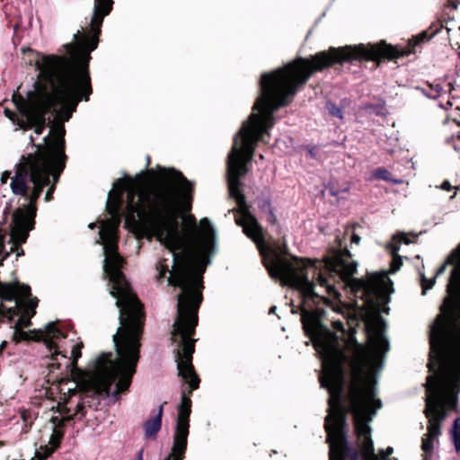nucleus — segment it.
Here are the masks:
<instances>
[{
  "label": "nucleus",
  "instance_id": "1",
  "mask_svg": "<svg viewBox=\"0 0 460 460\" xmlns=\"http://www.w3.org/2000/svg\"><path fill=\"white\" fill-rule=\"evenodd\" d=\"M125 207V224L138 237H155L168 250L155 265L158 281L165 277L168 286L181 288L177 296V316L172 324L171 339L178 375L189 385L191 394L199 388V378L192 365L195 350L193 335L198 325V311L202 301V276L216 253V234L210 221L181 226L179 206H106L109 217L101 220L99 239L104 253L103 271L109 279L110 294L116 297L119 327L113 335L117 357L102 353L93 360L85 371L89 385L109 393L117 400L126 392L136 372L139 358L140 338L143 332L142 305L133 293L121 269L124 259L118 252V228L121 210Z\"/></svg>",
  "mask_w": 460,
  "mask_h": 460
},
{
  "label": "nucleus",
  "instance_id": "2",
  "mask_svg": "<svg viewBox=\"0 0 460 460\" xmlns=\"http://www.w3.org/2000/svg\"><path fill=\"white\" fill-rule=\"evenodd\" d=\"M270 276L299 291L301 320L321 362L319 381L328 390V414L324 428L330 444V460H393L394 449L388 447L375 453L370 438L372 420L382 402L376 398V372L382 368L383 358L389 350L386 324L380 316L366 323L368 348L356 341L343 347L339 336L324 323L328 295L338 297L336 283L349 287L364 300L367 310L378 313L380 302H387L394 291L386 272L371 274L367 279H355L356 271H268Z\"/></svg>",
  "mask_w": 460,
  "mask_h": 460
},
{
  "label": "nucleus",
  "instance_id": "3",
  "mask_svg": "<svg viewBox=\"0 0 460 460\" xmlns=\"http://www.w3.org/2000/svg\"><path fill=\"white\" fill-rule=\"evenodd\" d=\"M105 15L93 14L90 27H82L74 34L73 42L63 45V55H40L30 48L22 49V59L35 66L39 80L26 98L19 93L13 95L21 118L9 109H4V114L19 128H34L37 136L42 134L47 124L50 127L41 144L36 145L35 137L31 136L37 149L34 154L22 157L12 177L13 193L22 196L26 202L13 212L10 241L26 242L34 226L35 202L47 186L49 188L45 200L52 199L66 159L64 123L69 120L79 102L88 101L92 93L90 53L97 48Z\"/></svg>",
  "mask_w": 460,
  "mask_h": 460
},
{
  "label": "nucleus",
  "instance_id": "4",
  "mask_svg": "<svg viewBox=\"0 0 460 460\" xmlns=\"http://www.w3.org/2000/svg\"><path fill=\"white\" fill-rule=\"evenodd\" d=\"M447 265L454 266L447 286V295L429 329L430 349L427 366L431 374L425 385L424 410L429 425L421 443L425 460L428 455L432 454L435 443H438L440 424L447 417V411L456 408L460 393V244L432 279L421 276L422 294L433 287L436 277L444 273Z\"/></svg>",
  "mask_w": 460,
  "mask_h": 460
},
{
  "label": "nucleus",
  "instance_id": "5",
  "mask_svg": "<svg viewBox=\"0 0 460 460\" xmlns=\"http://www.w3.org/2000/svg\"><path fill=\"white\" fill-rule=\"evenodd\" d=\"M29 286L5 283L0 281V322L7 319L13 328V340L17 343L22 341H43L50 350L57 341L66 338L55 323L47 324L44 330L25 332L23 329L31 324V319L35 314L38 299L29 298Z\"/></svg>",
  "mask_w": 460,
  "mask_h": 460
},
{
  "label": "nucleus",
  "instance_id": "6",
  "mask_svg": "<svg viewBox=\"0 0 460 460\" xmlns=\"http://www.w3.org/2000/svg\"><path fill=\"white\" fill-rule=\"evenodd\" d=\"M191 400L181 393V402L178 406L177 422L173 433V444L171 453L164 460H182L184 458L190 429Z\"/></svg>",
  "mask_w": 460,
  "mask_h": 460
},
{
  "label": "nucleus",
  "instance_id": "7",
  "mask_svg": "<svg viewBox=\"0 0 460 460\" xmlns=\"http://www.w3.org/2000/svg\"><path fill=\"white\" fill-rule=\"evenodd\" d=\"M69 406L65 405H58V412L59 414L58 416H53L51 418V421L54 425L53 434L50 438V443L52 444V447L55 448L58 446L59 441L63 436V433L58 430V428L62 427L64 425L65 421L76 419L81 420L83 419L87 411L85 410L84 406L83 404H80L79 402H76L74 405L73 401L68 402Z\"/></svg>",
  "mask_w": 460,
  "mask_h": 460
},
{
  "label": "nucleus",
  "instance_id": "8",
  "mask_svg": "<svg viewBox=\"0 0 460 460\" xmlns=\"http://www.w3.org/2000/svg\"><path fill=\"white\" fill-rule=\"evenodd\" d=\"M83 347V343L80 342L77 345L74 346L71 350V356L67 358L66 355L61 354L59 351L55 350L52 355V362L49 364V372L54 373L56 369L60 368V363L58 362V356H61V358L66 361L65 363V368H66V375H74L75 372L78 371L76 368V361L81 357V349Z\"/></svg>",
  "mask_w": 460,
  "mask_h": 460
},
{
  "label": "nucleus",
  "instance_id": "9",
  "mask_svg": "<svg viewBox=\"0 0 460 460\" xmlns=\"http://www.w3.org/2000/svg\"><path fill=\"white\" fill-rule=\"evenodd\" d=\"M401 243H404L406 244L410 243L404 234H397L394 235L393 240L386 245V249L393 256L391 269L389 270L390 273H395L402 264V257L398 255Z\"/></svg>",
  "mask_w": 460,
  "mask_h": 460
},
{
  "label": "nucleus",
  "instance_id": "10",
  "mask_svg": "<svg viewBox=\"0 0 460 460\" xmlns=\"http://www.w3.org/2000/svg\"><path fill=\"white\" fill-rule=\"evenodd\" d=\"M164 405L161 404L157 412L150 417L143 425L144 434L146 438H155L162 427Z\"/></svg>",
  "mask_w": 460,
  "mask_h": 460
},
{
  "label": "nucleus",
  "instance_id": "11",
  "mask_svg": "<svg viewBox=\"0 0 460 460\" xmlns=\"http://www.w3.org/2000/svg\"><path fill=\"white\" fill-rule=\"evenodd\" d=\"M428 87L429 89L423 87H417L416 89L429 99H437L444 92L442 85L438 82L428 83Z\"/></svg>",
  "mask_w": 460,
  "mask_h": 460
},
{
  "label": "nucleus",
  "instance_id": "12",
  "mask_svg": "<svg viewBox=\"0 0 460 460\" xmlns=\"http://www.w3.org/2000/svg\"><path fill=\"white\" fill-rule=\"evenodd\" d=\"M49 374H50V376L48 379V382H51L52 385H55L57 387V389H59L60 392H62L63 394H66L64 391L65 385L72 384L75 385V387H73L72 390H75V387L77 386V385L75 384V381H65V379L63 377L58 378V374L56 375L55 372L54 373L49 372Z\"/></svg>",
  "mask_w": 460,
  "mask_h": 460
},
{
  "label": "nucleus",
  "instance_id": "13",
  "mask_svg": "<svg viewBox=\"0 0 460 460\" xmlns=\"http://www.w3.org/2000/svg\"><path fill=\"white\" fill-rule=\"evenodd\" d=\"M373 176L376 179L384 180L385 181H390L394 184H400L402 183L401 180H396L392 178V174L388 172V170L385 168H377L374 173Z\"/></svg>",
  "mask_w": 460,
  "mask_h": 460
},
{
  "label": "nucleus",
  "instance_id": "14",
  "mask_svg": "<svg viewBox=\"0 0 460 460\" xmlns=\"http://www.w3.org/2000/svg\"><path fill=\"white\" fill-rule=\"evenodd\" d=\"M411 52V49H407V50H402V51H400L393 47H391L389 49V51L386 53V55L389 57V58H400V57H403V56H407L409 55L410 53Z\"/></svg>",
  "mask_w": 460,
  "mask_h": 460
},
{
  "label": "nucleus",
  "instance_id": "15",
  "mask_svg": "<svg viewBox=\"0 0 460 460\" xmlns=\"http://www.w3.org/2000/svg\"><path fill=\"white\" fill-rule=\"evenodd\" d=\"M326 107L329 111V113L332 116L338 117L340 119L342 118V111L341 110L336 106L334 103L328 102L326 104Z\"/></svg>",
  "mask_w": 460,
  "mask_h": 460
},
{
  "label": "nucleus",
  "instance_id": "16",
  "mask_svg": "<svg viewBox=\"0 0 460 460\" xmlns=\"http://www.w3.org/2000/svg\"><path fill=\"white\" fill-rule=\"evenodd\" d=\"M451 439L456 452L460 451V430H451Z\"/></svg>",
  "mask_w": 460,
  "mask_h": 460
},
{
  "label": "nucleus",
  "instance_id": "17",
  "mask_svg": "<svg viewBox=\"0 0 460 460\" xmlns=\"http://www.w3.org/2000/svg\"><path fill=\"white\" fill-rule=\"evenodd\" d=\"M262 208L268 212V220L271 223H275L276 217L274 216L270 203L267 200L263 201Z\"/></svg>",
  "mask_w": 460,
  "mask_h": 460
},
{
  "label": "nucleus",
  "instance_id": "18",
  "mask_svg": "<svg viewBox=\"0 0 460 460\" xmlns=\"http://www.w3.org/2000/svg\"><path fill=\"white\" fill-rule=\"evenodd\" d=\"M332 326L335 330L339 331L343 334L345 332L344 324L341 320H332Z\"/></svg>",
  "mask_w": 460,
  "mask_h": 460
},
{
  "label": "nucleus",
  "instance_id": "19",
  "mask_svg": "<svg viewBox=\"0 0 460 460\" xmlns=\"http://www.w3.org/2000/svg\"><path fill=\"white\" fill-rule=\"evenodd\" d=\"M456 141L460 142V135H458L456 137H452L450 139H448V143H452V146L456 151H460V144L456 143Z\"/></svg>",
  "mask_w": 460,
  "mask_h": 460
},
{
  "label": "nucleus",
  "instance_id": "20",
  "mask_svg": "<svg viewBox=\"0 0 460 460\" xmlns=\"http://www.w3.org/2000/svg\"><path fill=\"white\" fill-rule=\"evenodd\" d=\"M439 188L441 190H447V191H449L453 189L452 185L450 184V182L448 181H444Z\"/></svg>",
  "mask_w": 460,
  "mask_h": 460
},
{
  "label": "nucleus",
  "instance_id": "21",
  "mask_svg": "<svg viewBox=\"0 0 460 460\" xmlns=\"http://www.w3.org/2000/svg\"><path fill=\"white\" fill-rule=\"evenodd\" d=\"M451 430H460V418H456L454 420L453 427Z\"/></svg>",
  "mask_w": 460,
  "mask_h": 460
},
{
  "label": "nucleus",
  "instance_id": "22",
  "mask_svg": "<svg viewBox=\"0 0 460 460\" xmlns=\"http://www.w3.org/2000/svg\"><path fill=\"white\" fill-rule=\"evenodd\" d=\"M427 37V34L426 32H423L422 34H420L418 37H417V40L416 42L414 43V46L419 44L420 42L423 41Z\"/></svg>",
  "mask_w": 460,
  "mask_h": 460
},
{
  "label": "nucleus",
  "instance_id": "23",
  "mask_svg": "<svg viewBox=\"0 0 460 460\" xmlns=\"http://www.w3.org/2000/svg\"><path fill=\"white\" fill-rule=\"evenodd\" d=\"M10 178V172H4L2 176H1V181L3 183H5L7 181V180Z\"/></svg>",
  "mask_w": 460,
  "mask_h": 460
},
{
  "label": "nucleus",
  "instance_id": "24",
  "mask_svg": "<svg viewBox=\"0 0 460 460\" xmlns=\"http://www.w3.org/2000/svg\"><path fill=\"white\" fill-rule=\"evenodd\" d=\"M360 242V237L359 235L356 234H353V235L351 236V243H356V244H358Z\"/></svg>",
  "mask_w": 460,
  "mask_h": 460
},
{
  "label": "nucleus",
  "instance_id": "25",
  "mask_svg": "<svg viewBox=\"0 0 460 460\" xmlns=\"http://www.w3.org/2000/svg\"><path fill=\"white\" fill-rule=\"evenodd\" d=\"M143 454H144V449L141 448L138 452H137V457L135 460H143Z\"/></svg>",
  "mask_w": 460,
  "mask_h": 460
},
{
  "label": "nucleus",
  "instance_id": "26",
  "mask_svg": "<svg viewBox=\"0 0 460 460\" xmlns=\"http://www.w3.org/2000/svg\"><path fill=\"white\" fill-rule=\"evenodd\" d=\"M308 154H309L310 157H312V158L315 157V153L313 148L308 150Z\"/></svg>",
  "mask_w": 460,
  "mask_h": 460
},
{
  "label": "nucleus",
  "instance_id": "27",
  "mask_svg": "<svg viewBox=\"0 0 460 460\" xmlns=\"http://www.w3.org/2000/svg\"><path fill=\"white\" fill-rule=\"evenodd\" d=\"M277 307L276 306H271L270 309V314H274L275 311H276Z\"/></svg>",
  "mask_w": 460,
  "mask_h": 460
},
{
  "label": "nucleus",
  "instance_id": "28",
  "mask_svg": "<svg viewBox=\"0 0 460 460\" xmlns=\"http://www.w3.org/2000/svg\"><path fill=\"white\" fill-rule=\"evenodd\" d=\"M95 226H96V223H90L89 226H88V227L90 229H93Z\"/></svg>",
  "mask_w": 460,
  "mask_h": 460
},
{
  "label": "nucleus",
  "instance_id": "29",
  "mask_svg": "<svg viewBox=\"0 0 460 460\" xmlns=\"http://www.w3.org/2000/svg\"><path fill=\"white\" fill-rule=\"evenodd\" d=\"M449 86H450V88H449V92L453 91V90H454V87L452 86V84H449Z\"/></svg>",
  "mask_w": 460,
  "mask_h": 460
},
{
  "label": "nucleus",
  "instance_id": "30",
  "mask_svg": "<svg viewBox=\"0 0 460 460\" xmlns=\"http://www.w3.org/2000/svg\"><path fill=\"white\" fill-rule=\"evenodd\" d=\"M70 391H72V388H71V387H68V388H67V392H70Z\"/></svg>",
  "mask_w": 460,
  "mask_h": 460
}]
</instances>
